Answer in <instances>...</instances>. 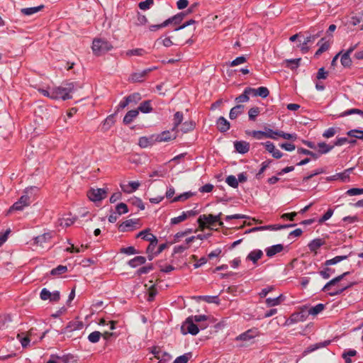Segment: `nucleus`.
I'll use <instances>...</instances> for the list:
<instances>
[{
  "label": "nucleus",
  "instance_id": "obj_1",
  "mask_svg": "<svg viewBox=\"0 0 363 363\" xmlns=\"http://www.w3.org/2000/svg\"><path fill=\"white\" fill-rule=\"evenodd\" d=\"M76 84L74 82L66 83L63 86L52 88V99H60L65 101L72 99L71 93L75 91Z\"/></svg>",
  "mask_w": 363,
  "mask_h": 363
},
{
  "label": "nucleus",
  "instance_id": "obj_2",
  "mask_svg": "<svg viewBox=\"0 0 363 363\" xmlns=\"http://www.w3.org/2000/svg\"><path fill=\"white\" fill-rule=\"evenodd\" d=\"M350 274L349 272H344L340 276H337V277L333 279L330 281H328L323 288V291L324 292H328V294L331 296H337L340 294H342L345 289L349 288L351 285L345 286L340 287L337 286L335 289H332V286L337 284L338 282H340L345 277L348 275Z\"/></svg>",
  "mask_w": 363,
  "mask_h": 363
},
{
  "label": "nucleus",
  "instance_id": "obj_3",
  "mask_svg": "<svg viewBox=\"0 0 363 363\" xmlns=\"http://www.w3.org/2000/svg\"><path fill=\"white\" fill-rule=\"evenodd\" d=\"M113 48L112 45L106 40L94 39L92 43V50L95 55L100 56Z\"/></svg>",
  "mask_w": 363,
  "mask_h": 363
},
{
  "label": "nucleus",
  "instance_id": "obj_4",
  "mask_svg": "<svg viewBox=\"0 0 363 363\" xmlns=\"http://www.w3.org/2000/svg\"><path fill=\"white\" fill-rule=\"evenodd\" d=\"M221 213H220L217 216H213L212 214L208 215H202L200 216L198 219V223L201 228H204L206 225H213L216 223H218L219 225H223V222L220 221Z\"/></svg>",
  "mask_w": 363,
  "mask_h": 363
},
{
  "label": "nucleus",
  "instance_id": "obj_5",
  "mask_svg": "<svg viewBox=\"0 0 363 363\" xmlns=\"http://www.w3.org/2000/svg\"><path fill=\"white\" fill-rule=\"evenodd\" d=\"M260 333L257 328H252L238 335L235 340L237 342H252V340L259 336Z\"/></svg>",
  "mask_w": 363,
  "mask_h": 363
},
{
  "label": "nucleus",
  "instance_id": "obj_6",
  "mask_svg": "<svg viewBox=\"0 0 363 363\" xmlns=\"http://www.w3.org/2000/svg\"><path fill=\"white\" fill-rule=\"evenodd\" d=\"M107 195V191L105 189H92L87 192V196L92 201H100L105 199Z\"/></svg>",
  "mask_w": 363,
  "mask_h": 363
},
{
  "label": "nucleus",
  "instance_id": "obj_7",
  "mask_svg": "<svg viewBox=\"0 0 363 363\" xmlns=\"http://www.w3.org/2000/svg\"><path fill=\"white\" fill-rule=\"evenodd\" d=\"M182 330L184 334L190 333L193 335H197L199 332L198 326L194 323L193 318H187L184 325L182 326Z\"/></svg>",
  "mask_w": 363,
  "mask_h": 363
},
{
  "label": "nucleus",
  "instance_id": "obj_8",
  "mask_svg": "<svg viewBox=\"0 0 363 363\" xmlns=\"http://www.w3.org/2000/svg\"><path fill=\"white\" fill-rule=\"evenodd\" d=\"M295 224H284V225H269L264 226L255 227L249 230L246 231V233H252L260 230H278L287 228L294 227Z\"/></svg>",
  "mask_w": 363,
  "mask_h": 363
},
{
  "label": "nucleus",
  "instance_id": "obj_9",
  "mask_svg": "<svg viewBox=\"0 0 363 363\" xmlns=\"http://www.w3.org/2000/svg\"><path fill=\"white\" fill-rule=\"evenodd\" d=\"M30 203V197L28 195H23L10 207L9 213L13 211H22L24 207L29 206Z\"/></svg>",
  "mask_w": 363,
  "mask_h": 363
},
{
  "label": "nucleus",
  "instance_id": "obj_10",
  "mask_svg": "<svg viewBox=\"0 0 363 363\" xmlns=\"http://www.w3.org/2000/svg\"><path fill=\"white\" fill-rule=\"evenodd\" d=\"M74 358V357L71 354H65L61 357L57 354H51L47 363H68L73 361Z\"/></svg>",
  "mask_w": 363,
  "mask_h": 363
},
{
  "label": "nucleus",
  "instance_id": "obj_11",
  "mask_svg": "<svg viewBox=\"0 0 363 363\" xmlns=\"http://www.w3.org/2000/svg\"><path fill=\"white\" fill-rule=\"evenodd\" d=\"M262 144L265 147L266 150L272 154L273 157L276 159H280L282 157L283 154L276 148L272 142L267 141Z\"/></svg>",
  "mask_w": 363,
  "mask_h": 363
},
{
  "label": "nucleus",
  "instance_id": "obj_12",
  "mask_svg": "<svg viewBox=\"0 0 363 363\" xmlns=\"http://www.w3.org/2000/svg\"><path fill=\"white\" fill-rule=\"evenodd\" d=\"M84 326V324L81 321H72L69 322V324L62 330L60 333H67L74 330H81Z\"/></svg>",
  "mask_w": 363,
  "mask_h": 363
},
{
  "label": "nucleus",
  "instance_id": "obj_13",
  "mask_svg": "<svg viewBox=\"0 0 363 363\" xmlns=\"http://www.w3.org/2000/svg\"><path fill=\"white\" fill-rule=\"evenodd\" d=\"M234 147L235 150L240 154H245L250 150V143L240 140L234 142Z\"/></svg>",
  "mask_w": 363,
  "mask_h": 363
},
{
  "label": "nucleus",
  "instance_id": "obj_14",
  "mask_svg": "<svg viewBox=\"0 0 363 363\" xmlns=\"http://www.w3.org/2000/svg\"><path fill=\"white\" fill-rule=\"evenodd\" d=\"M217 128L219 131L225 133L230 129V123L223 116L218 118L216 122Z\"/></svg>",
  "mask_w": 363,
  "mask_h": 363
},
{
  "label": "nucleus",
  "instance_id": "obj_15",
  "mask_svg": "<svg viewBox=\"0 0 363 363\" xmlns=\"http://www.w3.org/2000/svg\"><path fill=\"white\" fill-rule=\"evenodd\" d=\"M140 186V183L139 182H130L128 185L121 184V187L123 192L130 194L136 191Z\"/></svg>",
  "mask_w": 363,
  "mask_h": 363
},
{
  "label": "nucleus",
  "instance_id": "obj_16",
  "mask_svg": "<svg viewBox=\"0 0 363 363\" xmlns=\"http://www.w3.org/2000/svg\"><path fill=\"white\" fill-rule=\"evenodd\" d=\"M245 106L243 105L238 104L233 108H232L230 111L229 117L231 120H234L237 118L240 115H241L244 111Z\"/></svg>",
  "mask_w": 363,
  "mask_h": 363
},
{
  "label": "nucleus",
  "instance_id": "obj_17",
  "mask_svg": "<svg viewBox=\"0 0 363 363\" xmlns=\"http://www.w3.org/2000/svg\"><path fill=\"white\" fill-rule=\"evenodd\" d=\"M284 249V246L281 244H277L272 245L266 249L267 256L269 257H272L274 256L276 254L281 252Z\"/></svg>",
  "mask_w": 363,
  "mask_h": 363
},
{
  "label": "nucleus",
  "instance_id": "obj_18",
  "mask_svg": "<svg viewBox=\"0 0 363 363\" xmlns=\"http://www.w3.org/2000/svg\"><path fill=\"white\" fill-rule=\"evenodd\" d=\"M150 72V69H145L139 72H135L131 74L130 80L133 82H142L143 79Z\"/></svg>",
  "mask_w": 363,
  "mask_h": 363
},
{
  "label": "nucleus",
  "instance_id": "obj_19",
  "mask_svg": "<svg viewBox=\"0 0 363 363\" xmlns=\"http://www.w3.org/2000/svg\"><path fill=\"white\" fill-rule=\"evenodd\" d=\"M262 256L263 252L261 250H255L249 253L246 259L252 261L254 264H256Z\"/></svg>",
  "mask_w": 363,
  "mask_h": 363
},
{
  "label": "nucleus",
  "instance_id": "obj_20",
  "mask_svg": "<svg viewBox=\"0 0 363 363\" xmlns=\"http://www.w3.org/2000/svg\"><path fill=\"white\" fill-rule=\"evenodd\" d=\"M51 238H52V235L50 233H44L43 235L37 236L35 238V242L37 245L44 247H45L44 243L50 241Z\"/></svg>",
  "mask_w": 363,
  "mask_h": 363
},
{
  "label": "nucleus",
  "instance_id": "obj_21",
  "mask_svg": "<svg viewBox=\"0 0 363 363\" xmlns=\"http://www.w3.org/2000/svg\"><path fill=\"white\" fill-rule=\"evenodd\" d=\"M48 333V330H47L45 332H43L41 335L38 336L37 334L38 333L37 328H32L29 330V331L28 333V335L32 339V340H33L34 342H37L38 338L40 340H42Z\"/></svg>",
  "mask_w": 363,
  "mask_h": 363
},
{
  "label": "nucleus",
  "instance_id": "obj_22",
  "mask_svg": "<svg viewBox=\"0 0 363 363\" xmlns=\"http://www.w3.org/2000/svg\"><path fill=\"white\" fill-rule=\"evenodd\" d=\"M44 8V5H40L38 6L23 8L21 9V13L24 16H31L37 12L40 11Z\"/></svg>",
  "mask_w": 363,
  "mask_h": 363
},
{
  "label": "nucleus",
  "instance_id": "obj_23",
  "mask_svg": "<svg viewBox=\"0 0 363 363\" xmlns=\"http://www.w3.org/2000/svg\"><path fill=\"white\" fill-rule=\"evenodd\" d=\"M138 110L129 111L123 118V123L126 125L130 124L138 116Z\"/></svg>",
  "mask_w": 363,
  "mask_h": 363
},
{
  "label": "nucleus",
  "instance_id": "obj_24",
  "mask_svg": "<svg viewBox=\"0 0 363 363\" xmlns=\"http://www.w3.org/2000/svg\"><path fill=\"white\" fill-rule=\"evenodd\" d=\"M196 300H202L207 303H214L216 304H220V300L218 296H199L194 297Z\"/></svg>",
  "mask_w": 363,
  "mask_h": 363
},
{
  "label": "nucleus",
  "instance_id": "obj_25",
  "mask_svg": "<svg viewBox=\"0 0 363 363\" xmlns=\"http://www.w3.org/2000/svg\"><path fill=\"white\" fill-rule=\"evenodd\" d=\"M284 300V297L282 294H281L274 298H268L266 299L265 302L268 307H272L279 305Z\"/></svg>",
  "mask_w": 363,
  "mask_h": 363
},
{
  "label": "nucleus",
  "instance_id": "obj_26",
  "mask_svg": "<svg viewBox=\"0 0 363 363\" xmlns=\"http://www.w3.org/2000/svg\"><path fill=\"white\" fill-rule=\"evenodd\" d=\"M317 147L318 148V154L323 155L329 152L334 147V145H329L324 142L318 143L317 145Z\"/></svg>",
  "mask_w": 363,
  "mask_h": 363
},
{
  "label": "nucleus",
  "instance_id": "obj_27",
  "mask_svg": "<svg viewBox=\"0 0 363 363\" xmlns=\"http://www.w3.org/2000/svg\"><path fill=\"white\" fill-rule=\"evenodd\" d=\"M176 138V135L175 134H172L171 132L167 130V131H163L161 134H160L157 139L158 141L160 142H165V141H169V140H173Z\"/></svg>",
  "mask_w": 363,
  "mask_h": 363
},
{
  "label": "nucleus",
  "instance_id": "obj_28",
  "mask_svg": "<svg viewBox=\"0 0 363 363\" xmlns=\"http://www.w3.org/2000/svg\"><path fill=\"white\" fill-rule=\"evenodd\" d=\"M325 244V241L322 239L318 238L313 240L309 244L308 247L311 251L316 252L322 245Z\"/></svg>",
  "mask_w": 363,
  "mask_h": 363
},
{
  "label": "nucleus",
  "instance_id": "obj_29",
  "mask_svg": "<svg viewBox=\"0 0 363 363\" xmlns=\"http://www.w3.org/2000/svg\"><path fill=\"white\" fill-rule=\"evenodd\" d=\"M146 259L143 256H137L128 262V264L131 267H137L140 265L145 264Z\"/></svg>",
  "mask_w": 363,
  "mask_h": 363
},
{
  "label": "nucleus",
  "instance_id": "obj_30",
  "mask_svg": "<svg viewBox=\"0 0 363 363\" xmlns=\"http://www.w3.org/2000/svg\"><path fill=\"white\" fill-rule=\"evenodd\" d=\"M340 62H341V65L344 67H347V68L350 67L352 64V61L350 57V55L348 54V52H344L343 54H342L341 58H340Z\"/></svg>",
  "mask_w": 363,
  "mask_h": 363
},
{
  "label": "nucleus",
  "instance_id": "obj_31",
  "mask_svg": "<svg viewBox=\"0 0 363 363\" xmlns=\"http://www.w3.org/2000/svg\"><path fill=\"white\" fill-rule=\"evenodd\" d=\"M136 221L130 219L124 221L122 223L119 227V229L122 232L128 231L130 229V228L134 227V225L136 224Z\"/></svg>",
  "mask_w": 363,
  "mask_h": 363
},
{
  "label": "nucleus",
  "instance_id": "obj_32",
  "mask_svg": "<svg viewBox=\"0 0 363 363\" xmlns=\"http://www.w3.org/2000/svg\"><path fill=\"white\" fill-rule=\"evenodd\" d=\"M246 134L248 135H250L257 140H262L263 138H266V133L265 131L262 130H247Z\"/></svg>",
  "mask_w": 363,
  "mask_h": 363
},
{
  "label": "nucleus",
  "instance_id": "obj_33",
  "mask_svg": "<svg viewBox=\"0 0 363 363\" xmlns=\"http://www.w3.org/2000/svg\"><path fill=\"white\" fill-rule=\"evenodd\" d=\"M183 121V113L180 111H177L175 113L174 116V125L172 128V131L177 130L178 126L182 123Z\"/></svg>",
  "mask_w": 363,
  "mask_h": 363
},
{
  "label": "nucleus",
  "instance_id": "obj_34",
  "mask_svg": "<svg viewBox=\"0 0 363 363\" xmlns=\"http://www.w3.org/2000/svg\"><path fill=\"white\" fill-rule=\"evenodd\" d=\"M325 308V305L323 303H318L315 306H313L309 308L308 313L309 315H316L320 312H322Z\"/></svg>",
  "mask_w": 363,
  "mask_h": 363
},
{
  "label": "nucleus",
  "instance_id": "obj_35",
  "mask_svg": "<svg viewBox=\"0 0 363 363\" xmlns=\"http://www.w3.org/2000/svg\"><path fill=\"white\" fill-rule=\"evenodd\" d=\"M194 195V194L191 191L184 192L177 196H175L172 199V202L184 201L191 198V196H193Z\"/></svg>",
  "mask_w": 363,
  "mask_h": 363
},
{
  "label": "nucleus",
  "instance_id": "obj_36",
  "mask_svg": "<svg viewBox=\"0 0 363 363\" xmlns=\"http://www.w3.org/2000/svg\"><path fill=\"white\" fill-rule=\"evenodd\" d=\"M347 255H340V256H336L333 257V259H328L325 262V266H330L333 264H335L341 261H343L347 258Z\"/></svg>",
  "mask_w": 363,
  "mask_h": 363
},
{
  "label": "nucleus",
  "instance_id": "obj_37",
  "mask_svg": "<svg viewBox=\"0 0 363 363\" xmlns=\"http://www.w3.org/2000/svg\"><path fill=\"white\" fill-rule=\"evenodd\" d=\"M301 60V58L286 60H285L286 67L291 69H295L299 66V62H300Z\"/></svg>",
  "mask_w": 363,
  "mask_h": 363
},
{
  "label": "nucleus",
  "instance_id": "obj_38",
  "mask_svg": "<svg viewBox=\"0 0 363 363\" xmlns=\"http://www.w3.org/2000/svg\"><path fill=\"white\" fill-rule=\"evenodd\" d=\"M347 135L350 137L363 140V130H358V129L350 130L347 132Z\"/></svg>",
  "mask_w": 363,
  "mask_h": 363
},
{
  "label": "nucleus",
  "instance_id": "obj_39",
  "mask_svg": "<svg viewBox=\"0 0 363 363\" xmlns=\"http://www.w3.org/2000/svg\"><path fill=\"white\" fill-rule=\"evenodd\" d=\"M138 111H140L143 113H147L152 111V108L150 104V101H145L140 104L138 107Z\"/></svg>",
  "mask_w": 363,
  "mask_h": 363
},
{
  "label": "nucleus",
  "instance_id": "obj_40",
  "mask_svg": "<svg viewBox=\"0 0 363 363\" xmlns=\"http://www.w3.org/2000/svg\"><path fill=\"white\" fill-rule=\"evenodd\" d=\"M266 138L277 140L280 134V130H273L270 128H265Z\"/></svg>",
  "mask_w": 363,
  "mask_h": 363
},
{
  "label": "nucleus",
  "instance_id": "obj_41",
  "mask_svg": "<svg viewBox=\"0 0 363 363\" xmlns=\"http://www.w3.org/2000/svg\"><path fill=\"white\" fill-rule=\"evenodd\" d=\"M67 272V266L59 265L50 271V274L53 276L60 275Z\"/></svg>",
  "mask_w": 363,
  "mask_h": 363
},
{
  "label": "nucleus",
  "instance_id": "obj_42",
  "mask_svg": "<svg viewBox=\"0 0 363 363\" xmlns=\"http://www.w3.org/2000/svg\"><path fill=\"white\" fill-rule=\"evenodd\" d=\"M102 334L99 331H94L91 333L88 336V340L91 343H96L99 341Z\"/></svg>",
  "mask_w": 363,
  "mask_h": 363
},
{
  "label": "nucleus",
  "instance_id": "obj_43",
  "mask_svg": "<svg viewBox=\"0 0 363 363\" xmlns=\"http://www.w3.org/2000/svg\"><path fill=\"white\" fill-rule=\"evenodd\" d=\"M352 170V168L347 169L345 170L343 172L337 173L335 174V177H337L338 179L342 180V182H346L350 177V173Z\"/></svg>",
  "mask_w": 363,
  "mask_h": 363
},
{
  "label": "nucleus",
  "instance_id": "obj_44",
  "mask_svg": "<svg viewBox=\"0 0 363 363\" xmlns=\"http://www.w3.org/2000/svg\"><path fill=\"white\" fill-rule=\"evenodd\" d=\"M260 110L258 107L251 108L248 111L249 119L250 121H255L257 116L259 114Z\"/></svg>",
  "mask_w": 363,
  "mask_h": 363
},
{
  "label": "nucleus",
  "instance_id": "obj_45",
  "mask_svg": "<svg viewBox=\"0 0 363 363\" xmlns=\"http://www.w3.org/2000/svg\"><path fill=\"white\" fill-rule=\"evenodd\" d=\"M138 145L140 147L145 148L152 145V140L147 137L139 138Z\"/></svg>",
  "mask_w": 363,
  "mask_h": 363
},
{
  "label": "nucleus",
  "instance_id": "obj_46",
  "mask_svg": "<svg viewBox=\"0 0 363 363\" xmlns=\"http://www.w3.org/2000/svg\"><path fill=\"white\" fill-rule=\"evenodd\" d=\"M354 113H357L363 116V111L358 108H352L341 113L339 117H345Z\"/></svg>",
  "mask_w": 363,
  "mask_h": 363
},
{
  "label": "nucleus",
  "instance_id": "obj_47",
  "mask_svg": "<svg viewBox=\"0 0 363 363\" xmlns=\"http://www.w3.org/2000/svg\"><path fill=\"white\" fill-rule=\"evenodd\" d=\"M226 183L233 188H237L238 186V181L237 178L233 175H230L226 178Z\"/></svg>",
  "mask_w": 363,
  "mask_h": 363
},
{
  "label": "nucleus",
  "instance_id": "obj_48",
  "mask_svg": "<svg viewBox=\"0 0 363 363\" xmlns=\"http://www.w3.org/2000/svg\"><path fill=\"white\" fill-rule=\"evenodd\" d=\"M191 357V353H186L177 357L173 363H187Z\"/></svg>",
  "mask_w": 363,
  "mask_h": 363
},
{
  "label": "nucleus",
  "instance_id": "obj_49",
  "mask_svg": "<svg viewBox=\"0 0 363 363\" xmlns=\"http://www.w3.org/2000/svg\"><path fill=\"white\" fill-rule=\"evenodd\" d=\"M145 52L143 49L136 48V49L128 50L126 52V55L127 56H133V55L142 56L145 54Z\"/></svg>",
  "mask_w": 363,
  "mask_h": 363
},
{
  "label": "nucleus",
  "instance_id": "obj_50",
  "mask_svg": "<svg viewBox=\"0 0 363 363\" xmlns=\"http://www.w3.org/2000/svg\"><path fill=\"white\" fill-rule=\"evenodd\" d=\"M116 210L118 215L126 213L128 211V206L124 203H118L116 207Z\"/></svg>",
  "mask_w": 363,
  "mask_h": 363
},
{
  "label": "nucleus",
  "instance_id": "obj_51",
  "mask_svg": "<svg viewBox=\"0 0 363 363\" xmlns=\"http://www.w3.org/2000/svg\"><path fill=\"white\" fill-rule=\"evenodd\" d=\"M297 151L300 154H303V155H310V156H311L315 160L318 159V157H319V155H318V154H316V153H315V152H313L312 151H310L308 150L302 148V147L298 148Z\"/></svg>",
  "mask_w": 363,
  "mask_h": 363
},
{
  "label": "nucleus",
  "instance_id": "obj_52",
  "mask_svg": "<svg viewBox=\"0 0 363 363\" xmlns=\"http://www.w3.org/2000/svg\"><path fill=\"white\" fill-rule=\"evenodd\" d=\"M186 218H187V213H184V212H183L181 216L172 218L171 219V224L177 225V224L185 220Z\"/></svg>",
  "mask_w": 363,
  "mask_h": 363
},
{
  "label": "nucleus",
  "instance_id": "obj_53",
  "mask_svg": "<svg viewBox=\"0 0 363 363\" xmlns=\"http://www.w3.org/2000/svg\"><path fill=\"white\" fill-rule=\"evenodd\" d=\"M150 230L149 228H147L144 230H142L140 231L138 235H137V238H141L142 239L145 240H150V237L152 235V233H150Z\"/></svg>",
  "mask_w": 363,
  "mask_h": 363
},
{
  "label": "nucleus",
  "instance_id": "obj_54",
  "mask_svg": "<svg viewBox=\"0 0 363 363\" xmlns=\"http://www.w3.org/2000/svg\"><path fill=\"white\" fill-rule=\"evenodd\" d=\"M157 294V290L156 287L154 285H152L148 289L147 301H153V299Z\"/></svg>",
  "mask_w": 363,
  "mask_h": 363
},
{
  "label": "nucleus",
  "instance_id": "obj_55",
  "mask_svg": "<svg viewBox=\"0 0 363 363\" xmlns=\"http://www.w3.org/2000/svg\"><path fill=\"white\" fill-rule=\"evenodd\" d=\"M152 269H153V266H152V264H150V265H147V266H144V267H140L137 271V274L138 275H142V274H147L148 272H150Z\"/></svg>",
  "mask_w": 363,
  "mask_h": 363
},
{
  "label": "nucleus",
  "instance_id": "obj_56",
  "mask_svg": "<svg viewBox=\"0 0 363 363\" xmlns=\"http://www.w3.org/2000/svg\"><path fill=\"white\" fill-rule=\"evenodd\" d=\"M250 99V96L247 94H246V91L244 90L243 93L235 98V101L237 103H244L248 101Z\"/></svg>",
  "mask_w": 363,
  "mask_h": 363
},
{
  "label": "nucleus",
  "instance_id": "obj_57",
  "mask_svg": "<svg viewBox=\"0 0 363 363\" xmlns=\"http://www.w3.org/2000/svg\"><path fill=\"white\" fill-rule=\"evenodd\" d=\"M247 61L246 57L244 56H240L236 57L234 60H233L230 65L231 67H235L241 64L245 63Z\"/></svg>",
  "mask_w": 363,
  "mask_h": 363
},
{
  "label": "nucleus",
  "instance_id": "obj_58",
  "mask_svg": "<svg viewBox=\"0 0 363 363\" xmlns=\"http://www.w3.org/2000/svg\"><path fill=\"white\" fill-rule=\"evenodd\" d=\"M257 96L266 98L269 96V91L267 87L260 86L257 89Z\"/></svg>",
  "mask_w": 363,
  "mask_h": 363
},
{
  "label": "nucleus",
  "instance_id": "obj_59",
  "mask_svg": "<svg viewBox=\"0 0 363 363\" xmlns=\"http://www.w3.org/2000/svg\"><path fill=\"white\" fill-rule=\"evenodd\" d=\"M333 214V210L331 208H329L326 213L319 219L318 223H323L325 221L328 220L329 218L332 217Z\"/></svg>",
  "mask_w": 363,
  "mask_h": 363
},
{
  "label": "nucleus",
  "instance_id": "obj_60",
  "mask_svg": "<svg viewBox=\"0 0 363 363\" xmlns=\"http://www.w3.org/2000/svg\"><path fill=\"white\" fill-rule=\"evenodd\" d=\"M156 43H161L164 47H170L173 45V43L169 37L165 38L164 39L159 38L156 40L155 44Z\"/></svg>",
  "mask_w": 363,
  "mask_h": 363
},
{
  "label": "nucleus",
  "instance_id": "obj_61",
  "mask_svg": "<svg viewBox=\"0 0 363 363\" xmlns=\"http://www.w3.org/2000/svg\"><path fill=\"white\" fill-rule=\"evenodd\" d=\"M346 194L349 196H355L363 194V189L360 188H352L346 191Z\"/></svg>",
  "mask_w": 363,
  "mask_h": 363
},
{
  "label": "nucleus",
  "instance_id": "obj_62",
  "mask_svg": "<svg viewBox=\"0 0 363 363\" xmlns=\"http://www.w3.org/2000/svg\"><path fill=\"white\" fill-rule=\"evenodd\" d=\"M51 292L45 288H43L40 294V297L43 301L50 300Z\"/></svg>",
  "mask_w": 363,
  "mask_h": 363
},
{
  "label": "nucleus",
  "instance_id": "obj_63",
  "mask_svg": "<svg viewBox=\"0 0 363 363\" xmlns=\"http://www.w3.org/2000/svg\"><path fill=\"white\" fill-rule=\"evenodd\" d=\"M336 129L335 128H329L323 133V136L325 138H330L333 137L336 133Z\"/></svg>",
  "mask_w": 363,
  "mask_h": 363
},
{
  "label": "nucleus",
  "instance_id": "obj_64",
  "mask_svg": "<svg viewBox=\"0 0 363 363\" xmlns=\"http://www.w3.org/2000/svg\"><path fill=\"white\" fill-rule=\"evenodd\" d=\"M194 126L195 125L192 122H185L182 125V130L184 133H186L188 131L192 130L194 128Z\"/></svg>",
  "mask_w": 363,
  "mask_h": 363
}]
</instances>
